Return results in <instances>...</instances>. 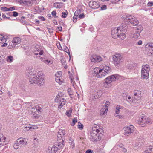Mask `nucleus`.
<instances>
[{
    "label": "nucleus",
    "instance_id": "nucleus-53",
    "mask_svg": "<svg viewBox=\"0 0 153 153\" xmlns=\"http://www.w3.org/2000/svg\"><path fill=\"white\" fill-rule=\"evenodd\" d=\"M146 120L147 121L146 122V124H148L149 123L151 124L152 123V120L150 119L146 118Z\"/></svg>",
    "mask_w": 153,
    "mask_h": 153
},
{
    "label": "nucleus",
    "instance_id": "nucleus-33",
    "mask_svg": "<svg viewBox=\"0 0 153 153\" xmlns=\"http://www.w3.org/2000/svg\"><path fill=\"white\" fill-rule=\"evenodd\" d=\"M136 30V31L140 33L143 30V28L141 25H140L137 27Z\"/></svg>",
    "mask_w": 153,
    "mask_h": 153
},
{
    "label": "nucleus",
    "instance_id": "nucleus-12",
    "mask_svg": "<svg viewBox=\"0 0 153 153\" xmlns=\"http://www.w3.org/2000/svg\"><path fill=\"white\" fill-rule=\"evenodd\" d=\"M59 98L58 97H57L55 99V101L56 102H58L59 101H60V103L59 105L58 106V108H61L62 106L64 105L66 102V100L64 98L60 99L59 100Z\"/></svg>",
    "mask_w": 153,
    "mask_h": 153
},
{
    "label": "nucleus",
    "instance_id": "nucleus-20",
    "mask_svg": "<svg viewBox=\"0 0 153 153\" xmlns=\"http://www.w3.org/2000/svg\"><path fill=\"white\" fill-rule=\"evenodd\" d=\"M135 98L137 100H139L141 97V91L138 90H135L134 91Z\"/></svg>",
    "mask_w": 153,
    "mask_h": 153
},
{
    "label": "nucleus",
    "instance_id": "nucleus-4",
    "mask_svg": "<svg viewBox=\"0 0 153 153\" xmlns=\"http://www.w3.org/2000/svg\"><path fill=\"white\" fill-rule=\"evenodd\" d=\"M123 18H124V21L127 22H129L128 23L130 22L133 26L137 25L139 23L137 19L134 16L131 15H128L124 17H123Z\"/></svg>",
    "mask_w": 153,
    "mask_h": 153
},
{
    "label": "nucleus",
    "instance_id": "nucleus-25",
    "mask_svg": "<svg viewBox=\"0 0 153 153\" xmlns=\"http://www.w3.org/2000/svg\"><path fill=\"white\" fill-rule=\"evenodd\" d=\"M36 48L35 51H36L37 52H39V54L40 55H42L43 54V51L41 49L40 47L38 45L36 46Z\"/></svg>",
    "mask_w": 153,
    "mask_h": 153
},
{
    "label": "nucleus",
    "instance_id": "nucleus-57",
    "mask_svg": "<svg viewBox=\"0 0 153 153\" xmlns=\"http://www.w3.org/2000/svg\"><path fill=\"white\" fill-rule=\"evenodd\" d=\"M85 17V15L83 13L79 15V18L80 19L84 18Z\"/></svg>",
    "mask_w": 153,
    "mask_h": 153
},
{
    "label": "nucleus",
    "instance_id": "nucleus-21",
    "mask_svg": "<svg viewBox=\"0 0 153 153\" xmlns=\"http://www.w3.org/2000/svg\"><path fill=\"white\" fill-rule=\"evenodd\" d=\"M37 75H32L30 77L29 79V81L32 84L35 83L36 82H37Z\"/></svg>",
    "mask_w": 153,
    "mask_h": 153
},
{
    "label": "nucleus",
    "instance_id": "nucleus-8",
    "mask_svg": "<svg viewBox=\"0 0 153 153\" xmlns=\"http://www.w3.org/2000/svg\"><path fill=\"white\" fill-rule=\"evenodd\" d=\"M134 127L133 125H131L128 126L124 128V134L127 136H128L130 134L133 132Z\"/></svg>",
    "mask_w": 153,
    "mask_h": 153
},
{
    "label": "nucleus",
    "instance_id": "nucleus-36",
    "mask_svg": "<svg viewBox=\"0 0 153 153\" xmlns=\"http://www.w3.org/2000/svg\"><path fill=\"white\" fill-rule=\"evenodd\" d=\"M20 22L23 24H26V21L25 20V17L24 16H22L20 19Z\"/></svg>",
    "mask_w": 153,
    "mask_h": 153
},
{
    "label": "nucleus",
    "instance_id": "nucleus-42",
    "mask_svg": "<svg viewBox=\"0 0 153 153\" xmlns=\"http://www.w3.org/2000/svg\"><path fill=\"white\" fill-rule=\"evenodd\" d=\"M81 11L80 9L77 10L74 13V15L78 16L81 13Z\"/></svg>",
    "mask_w": 153,
    "mask_h": 153
},
{
    "label": "nucleus",
    "instance_id": "nucleus-23",
    "mask_svg": "<svg viewBox=\"0 0 153 153\" xmlns=\"http://www.w3.org/2000/svg\"><path fill=\"white\" fill-rule=\"evenodd\" d=\"M118 28L120 32L121 31L125 32L127 30V27L126 26L125 24H122L120 25V26L118 27Z\"/></svg>",
    "mask_w": 153,
    "mask_h": 153
},
{
    "label": "nucleus",
    "instance_id": "nucleus-30",
    "mask_svg": "<svg viewBox=\"0 0 153 153\" xmlns=\"http://www.w3.org/2000/svg\"><path fill=\"white\" fill-rule=\"evenodd\" d=\"M62 3L56 2L54 4V7L57 8H60L62 7Z\"/></svg>",
    "mask_w": 153,
    "mask_h": 153
},
{
    "label": "nucleus",
    "instance_id": "nucleus-1",
    "mask_svg": "<svg viewBox=\"0 0 153 153\" xmlns=\"http://www.w3.org/2000/svg\"><path fill=\"white\" fill-rule=\"evenodd\" d=\"M99 70L98 68H97L94 69L95 74H96V76L97 77H102L108 74L111 71V68L106 65L102 66Z\"/></svg>",
    "mask_w": 153,
    "mask_h": 153
},
{
    "label": "nucleus",
    "instance_id": "nucleus-52",
    "mask_svg": "<svg viewBox=\"0 0 153 153\" xmlns=\"http://www.w3.org/2000/svg\"><path fill=\"white\" fill-rule=\"evenodd\" d=\"M40 59H42L41 60H42L43 62H44L46 64H48L49 63L51 62L50 61V60H43V59H42V58H41Z\"/></svg>",
    "mask_w": 153,
    "mask_h": 153
},
{
    "label": "nucleus",
    "instance_id": "nucleus-9",
    "mask_svg": "<svg viewBox=\"0 0 153 153\" xmlns=\"http://www.w3.org/2000/svg\"><path fill=\"white\" fill-rule=\"evenodd\" d=\"M145 47L146 51L149 50V52L148 51V53L149 55L150 56L153 54V42H149L147 44Z\"/></svg>",
    "mask_w": 153,
    "mask_h": 153
},
{
    "label": "nucleus",
    "instance_id": "nucleus-61",
    "mask_svg": "<svg viewBox=\"0 0 153 153\" xmlns=\"http://www.w3.org/2000/svg\"><path fill=\"white\" fill-rule=\"evenodd\" d=\"M52 15L53 16H56V13L55 11H53L51 13Z\"/></svg>",
    "mask_w": 153,
    "mask_h": 153
},
{
    "label": "nucleus",
    "instance_id": "nucleus-27",
    "mask_svg": "<svg viewBox=\"0 0 153 153\" xmlns=\"http://www.w3.org/2000/svg\"><path fill=\"white\" fill-rule=\"evenodd\" d=\"M108 111V109L107 108H102L100 111V114L102 116L103 115H106L107 112Z\"/></svg>",
    "mask_w": 153,
    "mask_h": 153
},
{
    "label": "nucleus",
    "instance_id": "nucleus-54",
    "mask_svg": "<svg viewBox=\"0 0 153 153\" xmlns=\"http://www.w3.org/2000/svg\"><path fill=\"white\" fill-rule=\"evenodd\" d=\"M109 102L108 101H107L105 104V108H107L108 107L109 105Z\"/></svg>",
    "mask_w": 153,
    "mask_h": 153
},
{
    "label": "nucleus",
    "instance_id": "nucleus-47",
    "mask_svg": "<svg viewBox=\"0 0 153 153\" xmlns=\"http://www.w3.org/2000/svg\"><path fill=\"white\" fill-rule=\"evenodd\" d=\"M31 129V126L28 127L26 126L24 128V130L25 131H27Z\"/></svg>",
    "mask_w": 153,
    "mask_h": 153
},
{
    "label": "nucleus",
    "instance_id": "nucleus-10",
    "mask_svg": "<svg viewBox=\"0 0 153 153\" xmlns=\"http://www.w3.org/2000/svg\"><path fill=\"white\" fill-rule=\"evenodd\" d=\"M89 5L90 7L93 9H97L100 6L99 3L94 1H90Z\"/></svg>",
    "mask_w": 153,
    "mask_h": 153
},
{
    "label": "nucleus",
    "instance_id": "nucleus-34",
    "mask_svg": "<svg viewBox=\"0 0 153 153\" xmlns=\"http://www.w3.org/2000/svg\"><path fill=\"white\" fill-rule=\"evenodd\" d=\"M126 37L125 34L124 33H120V34H119V37L122 40L124 39Z\"/></svg>",
    "mask_w": 153,
    "mask_h": 153
},
{
    "label": "nucleus",
    "instance_id": "nucleus-58",
    "mask_svg": "<svg viewBox=\"0 0 153 153\" xmlns=\"http://www.w3.org/2000/svg\"><path fill=\"white\" fill-rule=\"evenodd\" d=\"M93 151L91 149L87 150L86 151V153H93Z\"/></svg>",
    "mask_w": 153,
    "mask_h": 153
},
{
    "label": "nucleus",
    "instance_id": "nucleus-7",
    "mask_svg": "<svg viewBox=\"0 0 153 153\" xmlns=\"http://www.w3.org/2000/svg\"><path fill=\"white\" fill-rule=\"evenodd\" d=\"M55 80L56 82L61 85L63 82V79L62 76V72L61 71L57 72L55 74Z\"/></svg>",
    "mask_w": 153,
    "mask_h": 153
},
{
    "label": "nucleus",
    "instance_id": "nucleus-43",
    "mask_svg": "<svg viewBox=\"0 0 153 153\" xmlns=\"http://www.w3.org/2000/svg\"><path fill=\"white\" fill-rule=\"evenodd\" d=\"M133 66L131 64H129L127 65L126 68L128 69L131 70L133 68Z\"/></svg>",
    "mask_w": 153,
    "mask_h": 153
},
{
    "label": "nucleus",
    "instance_id": "nucleus-51",
    "mask_svg": "<svg viewBox=\"0 0 153 153\" xmlns=\"http://www.w3.org/2000/svg\"><path fill=\"white\" fill-rule=\"evenodd\" d=\"M31 113H33L36 111V107H33L31 108V110H30Z\"/></svg>",
    "mask_w": 153,
    "mask_h": 153
},
{
    "label": "nucleus",
    "instance_id": "nucleus-60",
    "mask_svg": "<svg viewBox=\"0 0 153 153\" xmlns=\"http://www.w3.org/2000/svg\"><path fill=\"white\" fill-rule=\"evenodd\" d=\"M148 5L149 7L153 6V2H149L148 3Z\"/></svg>",
    "mask_w": 153,
    "mask_h": 153
},
{
    "label": "nucleus",
    "instance_id": "nucleus-5",
    "mask_svg": "<svg viewBox=\"0 0 153 153\" xmlns=\"http://www.w3.org/2000/svg\"><path fill=\"white\" fill-rule=\"evenodd\" d=\"M37 79V83L38 85L40 86L42 85L45 82L44 77L42 76L43 74L41 71H39L38 73Z\"/></svg>",
    "mask_w": 153,
    "mask_h": 153
},
{
    "label": "nucleus",
    "instance_id": "nucleus-2",
    "mask_svg": "<svg viewBox=\"0 0 153 153\" xmlns=\"http://www.w3.org/2000/svg\"><path fill=\"white\" fill-rule=\"evenodd\" d=\"M123 61L122 56L119 53H116L113 56L112 62L115 66H120Z\"/></svg>",
    "mask_w": 153,
    "mask_h": 153
},
{
    "label": "nucleus",
    "instance_id": "nucleus-26",
    "mask_svg": "<svg viewBox=\"0 0 153 153\" xmlns=\"http://www.w3.org/2000/svg\"><path fill=\"white\" fill-rule=\"evenodd\" d=\"M7 37L2 34H0V43H3L7 40Z\"/></svg>",
    "mask_w": 153,
    "mask_h": 153
},
{
    "label": "nucleus",
    "instance_id": "nucleus-41",
    "mask_svg": "<svg viewBox=\"0 0 153 153\" xmlns=\"http://www.w3.org/2000/svg\"><path fill=\"white\" fill-rule=\"evenodd\" d=\"M64 51L67 52L68 54H70L69 50L67 46H65L64 47Z\"/></svg>",
    "mask_w": 153,
    "mask_h": 153
},
{
    "label": "nucleus",
    "instance_id": "nucleus-32",
    "mask_svg": "<svg viewBox=\"0 0 153 153\" xmlns=\"http://www.w3.org/2000/svg\"><path fill=\"white\" fill-rule=\"evenodd\" d=\"M22 146L19 144V143L17 142V141L16 140V142L14 143L13 147L14 148L16 149H18L19 147H21Z\"/></svg>",
    "mask_w": 153,
    "mask_h": 153
},
{
    "label": "nucleus",
    "instance_id": "nucleus-6",
    "mask_svg": "<svg viewBox=\"0 0 153 153\" xmlns=\"http://www.w3.org/2000/svg\"><path fill=\"white\" fill-rule=\"evenodd\" d=\"M118 78L117 75H112L106 78L105 79V82L106 83L108 84H110L112 82L115 81Z\"/></svg>",
    "mask_w": 153,
    "mask_h": 153
},
{
    "label": "nucleus",
    "instance_id": "nucleus-39",
    "mask_svg": "<svg viewBox=\"0 0 153 153\" xmlns=\"http://www.w3.org/2000/svg\"><path fill=\"white\" fill-rule=\"evenodd\" d=\"M13 59V57L12 56H10L7 57V61L11 62Z\"/></svg>",
    "mask_w": 153,
    "mask_h": 153
},
{
    "label": "nucleus",
    "instance_id": "nucleus-29",
    "mask_svg": "<svg viewBox=\"0 0 153 153\" xmlns=\"http://www.w3.org/2000/svg\"><path fill=\"white\" fill-rule=\"evenodd\" d=\"M63 140H62L61 142L58 143L56 144V147L57 148L58 150L61 149L62 147H63L64 146L63 144Z\"/></svg>",
    "mask_w": 153,
    "mask_h": 153
},
{
    "label": "nucleus",
    "instance_id": "nucleus-22",
    "mask_svg": "<svg viewBox=\"0 0 153 153\" xmlns=\"http://www.w3.org/2000/svg\"><path fill=\"white\" fill-rule=\"evenodd\" d=\"M21 39L19 37H16L14 38L13 40V45H16L20 44L21 42Z\"/></svg>",
    "mask_w": 153,
    "mask_h": 153
},
{
    "label": "nucleus",
    "instance_id": "nucleus-45",
    "mask_svg": "<svg viewBox=\"0 0 153 153\" xmlns=\"http://www.w3.org/2000/svg\"><path fill=\"white\" fill-rule=\"evenodd\" d=\"M83 125L81 123H80L79 122L78 125V128L79 129L81 130L83 129Z\"/></svg>",
    "mask_w": 153,
    "mask_h": 153
},
{
    "label": "nucleus",
    "instance_id": "nucleus-15",
    "mask_svg": "<svg viewBox=\"0 0 153 153\" xmlns=\"http://www.w3.org/2000/svg\"><path fill=\"white\" fill-rule=\"evenodd\" d=\"M146 118L144 117H140L138 121V124L142 126H144L146 124Z\"/></svg>",
    "mask_w": 153,
    "mask_h": 153
},
{
    "label": "nucleus",
    "instance_id": "nucleus-40",
    "mask_svg": "<svg viewBox=\"0 0 153 153\" xmlns=\"http://www.w3.org/2000/svg\"><path fill=\"white\" fill-rule=\"evenodd\" d=\"M153 149V146H149L147 147L146 150L148 151H149L150 152H151L152 151Z\"/></svg>",
    "mask_w": 153,
    "mask_h": 153
},
{
    "label": "nucleus",
    "instance_id": "nucleus-56",
    "mask_svg": "<svg viewBox=\"0 0 153 153\" xmlns=\"http://www.w3.org/2000/svg\"><path fill=\"white\" fill-rule=\"evenodd\" d=\"M13 16L14 17L17 16L18 15V13L16 11H14L13 12Z\"/></svg>",
    "mask_w": 153,
    "mask_h": 153
},
{
    "label": "nucleus",
    "instance_id": "nucleus-38",
    "mask_svg": "<svg viewBox=\"0 0 153 153\" xmlns=\"http://www.w3.org/2000/svg\"><path fill=\"white\" fill-rule=\"evenodd\" d=\"M72 112V110L71 108L69 110L67 111L66 112V114L68 116H70Z\"/></svg>",
    "mask_w": 153,
    "mask_h": 153
},
{
    "label": "nucleus",
    "instance_id": "nucleus-13",
    "mask_svg": "<svg viewBox=\"0 0 153 153\" xmlns=\"http://www.w3.org/2000/svg\"><path fill=\"white\" fill-rule=\"evenodd\" d=\"M91 60L92 62H99L102 60V59L100 56L94 55L91 57Z\"/></svg>",
    "mask_w": 153,
    "mask_h": 153
},
{
    "label": "nucleus",
    "instance_id": "nucleus-24",
    "mask_svg": "<svg viewBox=\"0 0 153 153\" xmlns=\"http://www.w3.org/2000/svg\"><path fill=\"white\" fill-rule=\"evenodd\" d=\"M95 132L91 131V137H90L91 140L93 142L97 141V138L96 136Z\"/></svg>",
    "mask_w": 153,
    "mask_h": 153
},
{
    "label": "nucleus",
    "instance_id": "nucleus-31",
    "mask_svg": "<svg viewBox=\"0 0 153 153\" xmlns=\"http://www.w3.org/2000/svg\"><path fill=\"white\" fill-rule=\"evenodd\" d=\"M140 33L135 31V33L133 34L132 38L134 39H140Z\"/></svg>",
    "mask_w": 153,
    "mask_h": 153
},
{
    "label": "nucleus",
    "instance_id": "nucleus-50",
    "mask_svg": "<svg viewBox=\"0 0 153 153\" xmlns=\"http://www.w3.org/2000/svg\"><path fill=\"white\" fill-rule=\"evenodd\" d=\"M36 111H39L41 112L42 108L39 106H37L36 107Z\"/></svg>",
    "mask_w": 153,
    "mask_h": 153
},
{
    "label": "nucleus",
    "instance_id": "nucleus-44",
    "mask_svg": "<svg viewBox=\"0 0 153 153\" xmlns=\"http://www.w3.org/2000/svg\"><path fill=\"white\" fill-rule=\"evenodd\" d=\"M77 122V119L76 118H74L72 119V122L71 125L72 126H74L75 123Z\"/></svg>",
    "mask_w": 153,
    "mask_h": 153
},
{
    "label": "nucleus",
    "instance_id": "nucleus-64",
    "mask_svg": "<svg viewBox=\"0 0 153 153\" xmlns=\"http://www.w3.org/2000/svg\"><path fill=\"white\" fill-rule=\"evenodd\" d=\"M39 18L42 21L45 20V19L42 16H39Z\"/></svg>",
    "mask_w": 153,
    "mask_h": 153
},
{
    "label": "nucleus",
    "instance_id": "nucleus-48",
    "mask_svg": "<svg viewBox=\"0 0 153 153\" xmlns=\"http://www.w3.org/2000/svg\"><path fill=\"white\" fill-rule=\"evenodd\" d=\"M1 10L4 11H8V8L5 7H2L1 8Z\"/></svg>",
    "mask_w": 153,
    "mask_h": 153
},
{
    "label": "nucleus",
    "instance_id": "nucleus-18",
    "mask_svg": "<svg viewBox=\"0 0 153 153\" xmlns=\"http://www.w3.org/2000/svg\"><path fill=\"white\" fill-rule=\"evenodd\" d=\"M25 139V138H20L17 139V142L19 143V145L22 146L23 145L27 144V142L24 140Z\"/></svg>",
    "mask_w": 153,
    "mask_h": 153
},
{
    "label": "nucleus",
    "instance_id": "nucleus-62",
    "mask_svg": "<svg viewBox=\"0 0 153 153\" xmlns=\"http://www.w3.org/2000/svg\"><path fill=\"white\" fill-rule=\"evenodd\" d=\"M15 10V7H10L9 8H8V11H13V10Z\"/></svg>",
    "mask_w": 153,
    "mask_h": 153
},
{
    "label": "nucleus",
    "instance_id": "nucleus-35",
    "mask_svg": "<svg viewBox=\"0 0 153 153\" xmlns=\"http://www.w3.org/2000/svg\"><path fill=\"white\" fill-rule=\"evenodd\" d=\"M120 109V106H119V105H117L116 106V111H115V115L119 114Z\"/></svg>",
    "mask_w": 153,
    "mask_h": 153
},
{
    "label": "nucleus",
    "instance_id": "nucleus-16",
    "mask_svg": "<svg viewBox=\"0 0 153 153\" xmlns=\"http://www.w3.org/2000/svg\"><path fill=\"white\" fill-rule=\"evenodd\" d=\"M92 131L95 132L96 133H99L100 132H103L102 130L100 128L99 126L96 124H94L93 127Z\"/></svg>",
    "mask_w": 153,
    "mask_h": 153
},
{
    "label": "nucleus",
    "instance_id": "nucleus-3",
    "mask_svg": "<svg viewBox=\"0 0 153 153\" xmlns=\"http://www.w3.org/2000/svg\"><path fill=\"white\" fill-rule=\"evenodd\" d=\"M150 67L147 65L142 66L141 72V77L143 79L147 80L149 78V72Z\"/></svg>",
    "mask_w": 153,
    "mask_h": 153
},
{
    "label": "nucleus",
    "instance_id": "nucleus-59",
    "mask_svg": "<svg viewBox=\"0 0 153 153\" xmlns=\"http://www.w3.org/2000/svg\"><path fill=\"white\" fill-rule=\"evenodd\" d=\"M106 6L105 5H103L101 7V9L102 10H105L106 9Z\"/></svg>",
    "mask_w": 153,
    "mask_h": 153
},
{
    "label": "nucleus",
    "instance_id": "nucleus-28",
    "mask_svg": "<svg viewBox=\"0 0 153 153\" xmlns=\"http://www.w3.org/2000/svg\"><path fill=\"white\" fill-rule=\"evenodd\" d=\"M99 133H96V136L95 137L97 139V141H100L101 138V137H102V132H100Z\"/></svg>",
    "mask_w": 153,
    "mask_h": 153
},
{
    "label": "nucleus",
    "instance_id": "nucleus-49",
    "mask_svg": "<svg viewBox=\"0 0 153 153\" xmlns=\"http://www.w3.org/2000/svg\"><path fill=\"white\" fill-rule=\"evenodd\" d=\"M68 92L70 95H72L73 94V92L71 88H68Z\"/></svg>",
    "mask_w": 153,
    "mask_h": 153
},
{
    "label": "nucleus",
    "instance_id": "nucleus-46",
    "mask_svg": "<svg viewBox=\"0 0 153 153\" xmlns=\"http://www.w3.org/2000/svg\"><path fill=\"white\" fill-rule=\"evenodd\" d=\"M68 14L67 12H63L62 13V15L61 16L62 17L65 18L66 17V16Z\"/></svg>",
    "mask_w": 153,
    "mask_h": 153
},
{
    "label": "nucleus",
    "instance_id": "nucleus-55",
    "mask_svg": "<svg viewBox=\"0 0 153 153\" xmlns=\"http://www.w3.org/2000/svg\"><path fill=\"white\" fill-rule=\"evenodd\" d=\"M77 16H75V15L74 16L73 18V22H76L77 21Z\"/></svg>",
    "mask_w": 153,
    "mask_h": 153
},
{
    "label": "nucleus",
    "instance_id": "nucleus-19",
    "mask_svg": "<svg viewBox=\"0 0 153 153\" xmlns=\"http://www.w3.org/2000/svg\"><path fill=\"white\" fill-rule=\"evenodd\" d=\"M58 149L55 146H53L51 148H49L47 150V153H56Z\"/></svg>",
    "mask_w": 153,
    "mask_h": 153
},
{
    "label": "nucleus",
    "instance_id": "nucleus-14",
    "mask_svg": "<svg viewBox=\"0 0 153 153\" xmlns=\"http://www.w3.org/2000/svg\"><path fill=\"white\" fill-rule=\"evenodd\" d=\"M5 139V137H3V134L0 133V147L2 146H4L7 144V142L6 141Z\"/></svg>",
    "mask_w": 153,
    "mask_h": 153
},
{
    "label": "nucleus",
    "instance_id": "nucleus-63",
    "mask_svg": "<svg viewBox=\"0 0 153 153\" xmlns=\"http://www.w3.org/2000/svg\"><path fill=\"white\" fill-rule=\"evenodd\" d=\"M115 115L117 117H118L120 119L122 118L123 117L122 116L119 115V114H117Z\"/></svg>",
    "mask_w": 153,
    "mask_h": 153
},
{
    "label": "nucleus",
    "instance_id": "nucleus-11",
    "mask_svg": "<svg viewBox=\"0 0 153 153\" xmlns=\"http://www.w3.org/2000/svg\"><path fill=\"white\" fill-rule=\"evenodd\" d=\"M120 31L118 28H115L111 30V34L113 38L116 39L119 36V33Z\"/></svg>",
    "mask_w": 153,
    "mask_h": 153
},
{
    "label": "nucleus",
    "instance_id": "nucleus-37",
    "mask_svg": "<svg viewBox=\"0 0 153 153\" xmlns=\"http://www.w3.org/2000/svg\"><path fill=\"white\" fill-rule=\"evenodd\" d=\"M70 145H71L70 148L72 149H73L74 147V142L73 140H72L71 142H69Z\"/></svg>",
    "mask_w": 153,
    "mask_h": 153
},
{
    "label": "nucleus",
    "instance_id": "nucleus-17",
    "mask_svg": "<svg viewBox=\"0 0 153 153\" xmlns=\"http://www.w3.org/2000/svg\"><path fill=\"white\" fill-rule=\"evenodd\" d=\"M65 131L64 130L59 129L57 134V138L60 140L65 134Z\"/></svg>",
    "mask_w": 153,
    "mask_h": 153
}]
</instances>
